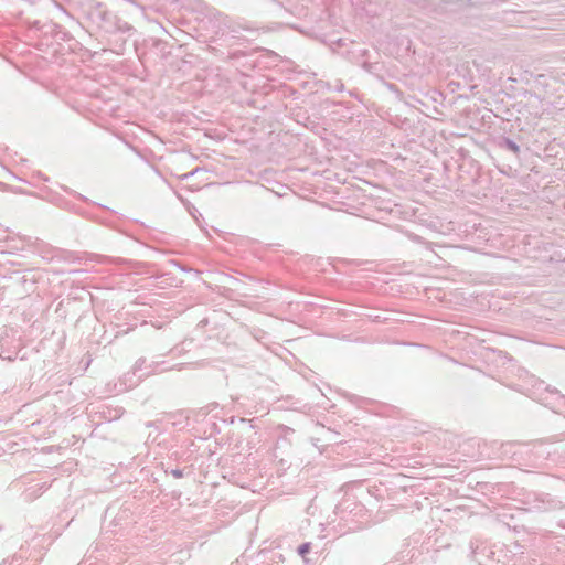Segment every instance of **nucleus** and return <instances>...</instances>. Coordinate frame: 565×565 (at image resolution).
Returning <instances> with one entry per match:
<instances>
[{
    "mask_svg": "<svg viewBox=\"0 0 565 565\" xmlns=\"http://www.w3.org/2000/svg\"><path fill=\"white\" fill-rule=\"evenodd\" d=\"M539 102V97L534 94H529L527 104L534 106Z\"/></svg>",
    "mask_w": 565,
    "mask_h": 565,
    "instance_id": "1",
    "label": "nucleus"
},
{
    "mask_svg": "<svg viewBox=\"0 0 565 565\" xmlns=\"http://www.w3.org/2000/svg\"><path fill=\"white\" fill-rule=\"evenodd\" d=\"M308 552H309V544H302L301 546H299V553L301 555H305Z\"/></svg>",
    "mask_w": 565,
    "mask_h": 565,
    "instance_id": "2",
    "label": "nucleus"
},
{
    "mask_svg": "<svg viewBox=\"0 0 565 565\" xmlns=\"http://www.w3.org/2000/svg\"><path fill=\"white\" fill-rule=\"evenodd\" d=\"M512 149H513L514 151H516V150H518V147H516L515 145H513V146H512Z\"/></svg>",
    "mask_w": 565,
    "mask_h": 565,
    "instance_id": "3",
    "label": "nucleus"
}]
</instances>
